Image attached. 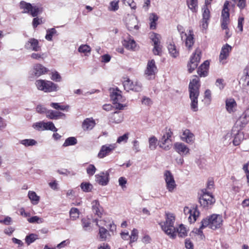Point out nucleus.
<instances>
[{
	"instance_id": "f257e3e1",
	"label": "nucleus",
	"mask_w": 249,
	"mask_h": 249,
	"mask_svg": "<svg viewBox=\"0 0 249 249\" xmlns=\"http://www.w3.org/2000/svg\"><path fill=\"white\" fill-rule=\"evenodd\" d=\"M189 85V97L191 99V108L194 111L198 110V97L199 95V80L196 75H194Z\"/></svg>"
},
{
	"instance_id": "f03ea898",
	"label": "nucleus",
	"mask_w": 249,
	"mask_h": 249,
	"mask_svg": "<svg viewBox=\"0 0 249 249\" xmlns=\"http://www.w3.org/2000/svg\"><path fill=\"white\" fill-rule=\"evenodd\" d=\"M223 222L222 215L213 214L202 219V227H208L212 230H215L222 226Z\"/></svg>"
},
{
	"instance_id": "7ed1b4c3",
	"label": "nucleus",
	"mask_w": 249,
	"mask_h": 249,
	"mask_svg": "<svg viewBox=\"0 0 249 249\" xmlns=\"http://www.w3.org/2000/svg\"><path fill=\"white\" fill-rule=\"evenodd\" d=\"M166 222L161 225L162 230L172 239L176 237V228L174 226L175 217L171 214H167Z\"/></svg>"
},
{
	"instance_id": "20e7f679",
	"label": "nucleus",
	"mask_w": 249,
	"mask_h": 249,
	"mask_svg": "<svg viewBox=\"0 0 249 249\" xmlns=\"http://www.w3.org/2000/svg\"><path fill=\"white\" fill-rule=\"evenodd\" d=\"M20 8L23 9L22 13L30 14L33 17H37L42 12V8L37 6H33L30 3L22 0L19 3Z\"/></svg>"
},
{
	"instance_id": "39448f33",
	"label": "nucleus",
	"mask_w": 249,
	"mask_h": 249,
	"mask_svg": "<svg viewBox=\"0 0 249 249\" xmlns=\"http://www.w3.org/2000/svg\"><path fill=\"white\" fill-rule=\"evenodd\" d=\"M36 85L39 90L47 92L56 91L58 88V86L53 82L44 80H36Z\"/></svg>"
},
{
	"instance_id": "423d86ee",
	"label": "nucleus",
	"mask_w": 249,
	"mask_h": 249,
	"mask_svg": "<svg viewBox=\"0 0 249 249\" xmlns=\"http://www.w3.org/2000/svg\"><path fill=\"white\" fill-rule=\"evenodd\" d=\"M201 52L199 49H196L191 56L187 64L188 71L191 73L197 68L201 59Z\"/></svg>"
},
{
	"instance_id": "0eeeda50",
	"label": "nucleus",
	"mask_w": 249,
	"mask_h": 249,
	"mask_svg": "<svg viewBox=\"0 0 249 249\" xmlns=\"http://www.w3.org/2000/svg\"><path fill=\"white\" fill-rule=\"evenodd\" d=\"M215 202V199L211 193H205L199 197L200 206L205 209H209Z\"/></svg>"
},
{
	"instance_id": "6e6552de",
	"label": "nucleus",
	"mask_w": 249,
	"mask_h": 249,
	"mask_svg": "<svg viewBox=\"0 0 249 249\" xmlns=\"http://www.w3.org/2000/svg\"><path fill=\"white\" fill-rule=\"evenodd\" d=\"M116 147V144H110L102 145L98 154V157L100 159L104 158L114 150Z\"/></svg>"
},
{
	"instance_id": "1a4fd4ad",
	"label": "nucleus",
	"mask_w": 249,
	"mask_h": 249,
	"mask_svg": "<svg viewBox=\"0 0 249 249\" xmlns=\"http://www.w3.org/2000/svg\"><path fill=\"white\" fill-rule=\"evenodd\" d=\"M24 48L27 50L35 52L39 51L41 50V47L39 45L38 40L34 38H30L25 43Z\"/></svg>"
},
{
	"instance_id": "9d476101",
	"label": "nucleus",
	"mask_w": 249,
	"mask_h": 249,
	"mask_svg": "<svg viewBox=\"0 0 249 249\" xmlns=\"http://www.w3.org/2000/svg\"><path fill=\"white\" fill-rule=\"evenodd\" d=\"M121 91L117 88L112 89V91L110 92V96L113 104L118 103V102H124V101L125 99L121 95Z\"/></svg>"
},
{
	"instance_id": "9b49d317",
	"label": "nucleus",
	"mask_w": 249,
	"mask_h": 249,
	"mask_svg": "<svg viewBox=\"0 0 249 249\" xmlns=\"http://www.w3.org/2000/svg\"><path fill=\"white\" fill-rule=\"evenodd\" d=\"M95 181L102 186L107 185L109 181V173L108 172H101L95 176Z\"/></svg>"
},
{
	"instance_id": "f8f14e48",
	"label": "nucleus",
	"mask_w": 249,
	"mask_h": 249,
	"mask_svg": "<svg viewBox=\"0 0 249 249\" xmlns=\"http://www.w3.org/2000/svg\"><path fill=\"white\" fill-rule=\"evenodd\" d=\"M232 47L228 44L224 45L221 50L219 59L220 62L223 64L225 63L223 61L226 60L229 55V53L231 51Z\"/></svg>"
},
{
	"instance_id": "ddd939ff",
	"label": "nucleus",
	"mask_w": 249,
	"mask_h": 249,
	"mask_svg": "<svg viewBox=\"0 0 249 249\" xmlns=\"http://www.w3.org/2000/svg\"><path fill=\"white\" fill-rule=\"evenodd\" d=\"M174 148L180 155H186L189 153L190 151L189 148L184 143L182 142L175 143Z\"/></svg>"
},
{
	"instance_id": "4468645a",
	"label": "nucleus",
	"mask_w": 249,
	"mask_h": 249,
	"mask_svg": "<svg viewBox=\"0 0 249 249\" xmlns=\"http://www.w3.org/2000/svg\"><path fill=\"white\" fill-rule=\"evenodd\" d=\"M202 19L201 20V26L203 29H206L208 26V21L210 18V11L208 7L202 8Z\"/></svg>"
},
{
	"instance_id": "2eb2a0df",
	"label": "nucleus",
	"mask_w": 249,
	"mask_h": 249,
	"mask_svg": "<svg viewBox=\"0 0 249 249\" xmlns=\"http://www.w3.org/2000/svg\"><path fill=\"white\" fill-rule=\"evenodd\" d=\"M157 67L154 59L149 60L147 63L146 70L145 71V75L146 76H151L155 75Z\"/></svg>"
},
{
	"instance_id": "dca6fc26",
	"label": "nucleus",
	"mask_w": 249,
	"mask_h": 249,
	"mask_svg": "<svg viewBox=\"0 0 249 249\" xmlns=\"http://www.w3.org/2000/svg\"><path fill=\"white\" fill-rule=\"evenodd\" d=\"M181 139L188 143H192L195 140V136L189 129H186L183 131Z\"/></svg>"
},
{
	"instance_id": "f3484780",
	"label": "nucleus",
	"mask_w": 249,
	"mask_h": 249,
	"mask_svg": "<svg viewBox=\"0 0 249 249\" xmlns=\"http://www.w3.org/2000/svg\"><path fill=\"white\" fill-rule=\"evenodd\" d=\"M209 65V61L206 60L198 68L197 72L200 77H206L207 76Z\"/></svg>"
},
{
	"instance_id": "a211bd4d",
	"label": "nucleus",
	"mask_w": 249,
	"mask_h": 249,
	"mask_svg": "<svg viewBox=\"0 0 249 249\" xmlns=\"http://www.w3.org/2000/svg\"><path fill=\"white\" fill-rule=\"evenodd\" d=\"M95 121L92 118H86L82 123V127L84 131L91 130L95 126Z\"/></svg>"
},
{
	"instance_id": "6ab92c4d",
	"label": "nucleus",
	"mask_w": 249,
	"mask_h": 249,
	"mask_svg": "<svg viewBox=\"0 0 249 249\" xmlns=\"http://www.w3.org/2000/svg\"><path fill=\"white\" fill-rule=\"evenodd\" d=\"M98 234L100 241H108L111 237L108 231L103 227H100Z\"/></svg>"
},
{
	"instance_id": "aec40b11",
	"label": "nucleus",
	"mask_w": 249,
	"mask_h": 249,
	"mask_svg": "<svg viewBox=\"0 0 249 249\" xmlns=\"http://www.w3.org/2000/svg\"><path fill=\"white\" fill-rule=\"evenodd\" d=\"M91 204L93 213L99 217H101L103 209L101 207L99 201L98 200H94L92 202Z\"/></svg>"
},
{
	"instance_id": "412c9836",
	"label": "nucleus",
	"mask_w": 249,
	"mask_h": 249,
	"mask_svg": "<svg viewBox=\"0 0 249 249\" xmlns=\"http://www.w3.org/2000/svg\"><path fill=\"white\" fill-rule=\"evenodd\" d=\"M123 85L124 89L127 91L133 90L135 91H138V89L139 87L137 85H134L132 82H131L129 79H127L123 82Z\"/></svg>"
},
{
	"instance_id": "4be33fe9",
	"label": "nucleus",
	"mask_w": 249,
	"mask_h": 249,
	"mask_svg": "<svg viewBox=\"0 0 249 249\" xmlns=\"http://www.w3.org/2000/svg\"><path fill=\"white\" fill-rule=\"evenodd\" d=\"M47 71V68L41 64H38L34 66V72L35 75L36 77L40 76L41 75L45 73Z\"/></svg>"
},
{
	"instance_id": "5701e85b",
	"label": "nucleus",
	"mask_w": 249,
	"mask_h": 249,
	"mask_svg": "<svg viewBox=\"0 0 249 249\" xmlns=\"http://www.w3.org/2000/svg\"><path fill=\"white\" fill-rule=\"evenodd\" d=\"M46 115L47 118L50 119H58L61 117L65 116L62 112L53 110H48Z\"/></svg>"
},
{
	"instance_id": "b1692460",
	"label": "nucleus",
	"mask_w": 249,
	"mask_h": 249,
	"mask_svg": "<svg viewBox=\"0 0 249 249\" xmlns=\"http://www.w3.org/2000/svg\"><path fill=\"white\" fill-rule=\"evenodd\" d=\"M123 46L127 49H134L136 46V42L134 39L130 38L129 37H127L124 39L123 42Z\"/></svg>"
},
{
	"instance_id": "393cba45",
	"label": "nucleus",
	"mask_w": 249,
	"mask_h": 249,
	"mask_svg": "<svg viewBox=\"0 0 249 249\" xmlns=\"http://www.w3.org/2000/svg\"><path fill=\"white\" fill-rule=\"evenodd\" d=\"M159 19L158 16L155 13H151L149 17L150 21V29L155 30L157 27V21Z\"/></svg>"
},
{
	"instance_id": "a878e982",
	"label": "nucleus",
	"mask_w": 249,
	"mask_h": 249,
	"mask_svg": "<svg viewBox=\"0 0 249 249\" xmlns=\"http://www.w3.org/2000/svg\"><path fill=\"white\" fill-rule=\"evenodd\" d=\"M167 47L169 53L171 56L176 58L179 55V52L177 50L175 44L170 43Z\"/></svg>"
},
{
	"instance_id": "bb28decb",
	"label": "nucleus",
	"mask_w": 249,
	"mask_h": 249,
	"mask_svg": "<svg viewBox=\"0 0 249 249\" xmlns=\"http://www.w3.org/2000/svg\"><path fill=\"white\" fill-rule=\"evenodd\" d=\"M236 106L234 99L231 98L227 99L226 101V107L227 111L231 113L233 111V108Z\"/></svg>"
},
{
	"instance_id": "cd10ccee",
	"label": "nucleus",
	"mask_w": 249,
	"mask_h": 249,
	"mask_svg": "<svg viewBox=\"0 0 249 249\" xmlns=\"http://www.w3.org/2000/svg\"><path fill=\"white\" fill-rule=\"evenodd\" d=\"M192 31H190V35L188 36H186L185 45L189 50H191L194 44V35L192 34Z\"/></svg>"
},
{
	"instance_id": "c85d7f7f",
	"label": "nucleus",
	"mask_w": 249,
	"mask_h": 249,
	"mask_svg": "<svg viewBox=\"0 0 249 249\" xmlns=\"http://www.w3.org/2000/svg\"><path fill=\"white\" fill-rule=\"evenodd\" d=\"M244 137L243 132L238 131L234 136L232 141L233 144L235 146L239 145L241 141L244 139Z\"/></svg>"
},
{
	"instance_id": "c756f323",
	"label": "nucleus",
	"mask_w": 249,
	"mask_h": 249,
	"mask_svg": "<svg viewBox=\"0 0 249 249\" xmlns=\"http://www.w3.org/2000/svg\"><path fill=\"white\" fill-rule=\"evenodd\" d=\"M42 126V130H49L53 132H56L57 131V129L55 127L54 124L52 122H48L47 123L43 122Z\"/></svg>"
},
{
	"instance_id": "7c9ffc66",
	"label": "nucleus",
	"mask_w": 249,
	"mask_h": 249,
	"mask_svg": "<svg viewBox=\"0 0 249 249\" xmlns=\"http://www.w3.org/2000/svg\"><path fill=\"white\" fill-rule=\"evenodd\" d=\"M28 197L34 205L38 204L39 201V196L33 191H29L28 193Z\"/></svg>"
},
{
	"instance_id": "2f4dec72",
	"label": "nucleus",
	"mask_w": 249,
	"mask_h": 249,
	"mask_svg": "<svg viewBox=\"0 0 249 249\" xmlns=\"http://www.w3.org/2000/svg\"><path fill=\"white\" fill-rule=\"evenodd\" d=\"M176 236L177 233H178V235L180 237H185L187 235L186 228L183 224L180 225L178 229L176 228Z\"/></svg>"
},
{
	"instance_id": "473e14b6",
	"label": "nucleus",
	"mask_w": 249,
	"mask_h": 249,
	"mask_svg": "<svg viewBox=\"0 0 249 249\" xmlns=\"http://www.w3.org/2000/svg\"><path fill=\"white\" fill-rule=\"evenodd\" d=\"M249 122V120L247 119V118L245 117L243 113L237 121L236 124L237 125H239L240 127H244Z\"/></svg>"
},
{
	"instance_id": "72a5a7b5",
	"label": "nucleus",
	"mask_w": 249,
	"mask_h": 249,
	"mask_svg": "<svg viewBox=\"0 0 249 249\" xmlns=\"http://www.w3.org/2000/svg\"><path fill=\"white\" fill-rule=\"evenodd\" d=\"M198 0H187V3L189 8L193 12H196L197 11Z\"/></svg>"
},
{
	"instance_id": "f704fd0d",
	"label": "nucleus",
	"mask_w": 249,
	"mask_h": 249,
	"mask_svg": "<svg viewBox=\"0 0 249 249\" xmlns=\"http://www.w3.org/2000/svg\"><path fill=\"white\" fill-rule=\"evenodd\" d=\"M77 143V139L74 137H70L66 139L63 144V147H67L70 145H74Z\"/></svg>"
},
{
	"instance_id": "c9c22d12",
	"label": "nucleus",
	"mask_w": 249,
	"mask_h": 249,
	"mask_svg": "<svg viewBox=\"0 0 249 249\" xmlns=\"http://www.w3.org/2000/svg\"><path fill=\"white\" fill-rule=\"evenodd\" d=\"M150 38L153 42V45L160 43L161 36L160 34L152 32L150 34Z\"/></svg>"
},
{
	"instance_id": "e433bc0d",
	"label": "nucleus",
	"mask_w": 249,
	"mask_h": 249,
	"mask_svg": "<svg viewBox=\"0 0 249 249\" xmlns=\"http://www.w3.org/2000/svg\"><path fill=\"white\" fill-rule=\"evenodd\" d=\"M136 23V18L134 17L132 18L130 22L126 24L128 29L129 30H132L133 29L138 30L139 26L138 24H135Z\"/></svg>"
},
{
	"instance_id": "4c0bfd02",
	"label": "nucleus",
	"mask_w": 249,
	"mask_h": 249,
	"mask_svg": "<svg viewBox=\"0 0 249 249\" xmlns=\"http://www.w3.org/2000/svg\"><path fill=\"white\" fill-rule=\"evenodd\" d=\"M19 143L26 147L35 145L37 142L34 139H24L20 141Z\"/></svg>"
},
{
	"instance_id": "58836bf2",
	"label": "nucleus",
	"mask_w": 249,
	"mask_h": 249,
	"mask_svg": "<svg viewBox=\"0 0 249 249\" xmlns=\"http://www.w3.org/2000/svg\"><path fill=\"white\" fill-rule=\"evenodd\" d=\"M158 140L155 136H152L149 139V147L152 150H155L157 146Z\"/></svg>"
},
{
	"instance_id": "ea45409f",
	"label": "nucleus",
	"mask_w": 249,
	"mask_h": 249,
	"mask_svg": "<svg viewBox=\"0 0 249 249\" xmlns=\"http://www.w3.org/2000/svg\"><path fill=\"white\" fill-rule=\"evenodd\" d=\"M112 120L114 123L118 124L123 121V117L119 112L116 111L114 113L112 117Z\"/></svg>"
},
{
	"instance_id": "a19ab883",
	"label": "nucleus",
	"mask_w": 249,
	"mask_h": 249,
	"mask_svg": "<svg viewBox=\"0 0 249 249\" xmlns=\"http://www.w3.org/2000/svg\"><path fill=\"white\" fill-rule=\"evenodd\" d=\"M37 235L34 233H31L26 236L25 242L28 245H30L33 243L37 238Z\"/></svg>"
},
{
	"instance_id": "79ce46f5",
	"label": "nucleus",
	"mask_w": 249,
	"mask_h": 249,
	"mask_svg": "<svg viewBox=\"0 0 249 249\" xmlns=\"http://www.w3.org/2000/svg\"><path fill=\"white\" fill-rule=\"evenodd\" d=\"M80 187L81 189L85 192H90L93 186L89 182H82Z\"/></svg>"
},
{
	"instance_id": "37998d69",
	"label": "nucleus",
	"mask_w": 249,
	"mask_h": 249,
	"mask_svg": "<svg viewBox=\"0 0 249 249\" xmlns=\"http://www.w3.org/2000/svg\"><path fill=\"white\" fill-rule=\"evenodd\" d=\"M81 222L83 228L85 231H87L91 229L90 222L89 219L86 218H82Z\"/></svg>"
},
{
	"instance_id": "c03bdc74",
	"label": "nucleus",
	"mask_w": 249,
	"mask_h": 249,
	"mask_svg": "<svg viewBox=\"0 0 249 249\" xmlns=\"http://www.w3.org/2000/svg\"><path fill=\"white\" fill-rule=\"evenodd\" d=\"M57 31L54 28H51L47 30L45 38L49 41L52 40L53 36L56 33Z\"/></svg>"
},
{
	"instance_id": "a18cd8bd",
	"label": "nucleus",
	"mask_w": 249,
	"mask_h": 249,
	"mask_svg": "<svg viewBox=\"0 0 249 249\" xmlns=\"http://www.w3.org/2000/svg\"><path fill=\"white\" fill-rule=\"evenodd\" d=\"M153 49V53L155 55H161L162 52V46L160 43L158 44H154Z\"/></svg>"
},
{
	"instance_id": "49530a36",
	"label": "nucleus",
	"mask_w": 249,
	"mask_h": 249,
	"mask_svg": "<svg viewBox=\"0 0 249 249\" xmlns=\"http://www.w3.org/2000/svg\"><path fill=\"white\" fill-rule=\"evenodd\" d=\"M138 237V231L136 229H134L131 231V235H130V244L136 241Z\"/></svg>"
},
{
	"instance_id": "de8ad7c7",
	"label": "nucleus",
	"mask_w": 249,
	"mask_h": 249,
	"mask_svg": "<svg viewBox=\"0 0 249 249\" xmlns=\"http://www.w3.org/2000/svg\"><path fill=\"white\" fill-rule=\"evenodd\" d=\"M50 106L54 109L61 110H66L68 109L69 107L68 106H61L58 103H52Z\"/></svg>"
},
{
	"instance_id": "09e8293b",
	"label": "nucleus",
	"mask_w": 249,
	"mask_h": 249,
	"mask_svg": "<svg viewBox=\"0 0 249 249\" xmlns=\"http://www.w3.org/2000/svg\"><path fill=\"white\" fill-rule=\"evenodd\" d=\"M70 215L73 219H75L79 216L78 209L76 208H72L70 211Z\"/></svg>"
},
{
	"instance_id": "8fccbe9b",
	"label": "nucleus",
	"mask_w": 249,
	"mask_h": 249,
	"mask_svg": "<svg viewBox=\"0 0 249 249\" xmlns=\"http://www.w3.org/2000/svg\"><path fill=\"white\" fill-rule=\"evenodd\" d=\"M166 183L167 189L169 192H172L176 187V184L174 179H173L172 181H168L166 182Z\"/></svg>"
},
{
	"instance_id": "3c124183",
	"label": "nucleus",
	"mask_w": 249,
	"mask_h": 249,
	"mask_svg": "<svg viewBox=\"0 0 249 249\" xmlns=\"http://www.w3.org/2000/svg\"><path fill=\"white\" fill-rule=\"evenodd\" d=\"M96 170V168L93 164H89L87 168V172L89 176H93Z\"/></svg>"
},
{
	"instance_id": "603ef678",
	"label": "nucleus",
	"mask_w": 249,
	"mask_h": 249,
	"mask_svg": "<svg viewBox=\"0 0 249 249\" xmlns=\"http://www.w3.org/2000/svg\"><path fill=\"white\" fill-rule=\"evenodd\" d=\"M29 222L31 223H41L43 222V220L41 218H40L37 216H34L28 219Z\"/></svg>"
},
{
	"instance_id": "864d4df0",
	"label": "nucleus",
	"mask_w": 249,
	"mask_h": 249,
	"mask_svg": "<svg viewBox=\"0 0 249 249\" xmlns=\"http://www.w3.org/2000/svg\"><path fill=\"white\" fill-rule=\"evenodd\" d=\"M164 175L165 177V180L166 182L168 181H172L173 179H174L173 176L170 171H165Z\"/></svg>"
},
{
	"instance_id": "5fc2aeb1",
	"label": "nucleus",
	"mask_w": 249,
	"mask_h": 249,
	"mask_svg": "<svg viewBox=\"0 0 249 249\" xmlns=\"http://www.w3.org/2000/svg\"><path fill=\"white\" fill-rule=\"evenodd\" d=\"M78 51L80 53H88L90 52V48L89 46L87 45H82L78 48Z\"/></svg>"
},
{
	"instance_id": "6e6d98bb",
	"label": "nucleus",
	"mask_w": 249,
	"mask_h": 249,
	"mask_svg": "<svg viewBox=\"0 0 249 249\" xmlns=\"http://www.w3.org/2000/svg\"><path fill=\"white\" fill-rule=\"evenodd\" d=\"M221 19L230 20L229 10H222L221 13Z\"/></svg>"
},
{
	"instance_id": "4d7b16f0",
	"label": "nucleus",
	"mask_w": 249,
	"mask_h": 249,
	"mask_svg": "<svg viewBox=\"0 0 249 249\" xmlns=\"http://www.w3.org/2000/svg\"><path fill=\"white\" fill-rule=\"evenodd\" d=\"M141 102L142 104L145 105L147 106H150L152 105L153 102L151 99L147 97H143L141 100Z\"/></svg>"
},
{
	"instance_id": "13d9d810",
	"label": "nucleus",
	"mask_w": 249,
	"mask_h": 249,
	"mask_svg": "<svg viewBox=\"0 0 249 249\" xmlns=\"http://www.w3.org/2000/svg\"><path fill=\"white\" fill-rule=\"evenodd\" d=\"M111 11H116L119 8L118 1H112L110 3Z\"/></svg>"
},
{
	"instance_id": "bf43d9fd",
	"label": "nucleus",
	"mask_w": 249,
	"mask_h": 249,
	"mask_svg": "<svg viewBox=\"0 0 249 249\" xmlns=\"http://www.w3.org/2000/svg\"><path fill=\"white\" fill-rule=\"evenodd\" d=\"M128 134L125 133L124 134L123 136H120L118 137L117 140V142L121 143L122 142H126L128 140Z\"/></svg>"
},
{
	"instance_id": "052dcab7",
	"label": "nucleus",
	"mask_w": 249,
	"mask_h": 249,
	"mask_svg": "<svg viewBox=\"0 0 249 249\" xmlns=\"http://www.w3.org/2000/svg\"><path fill=\"white\" fill-rule=\"evenodd\" d=\"M61 79V76L58 72L55 71V72L52 73L51 77L52 80L55 81L56 82H59L60 81Z\"/></svg>"
},
{
	"instance_id": "680f3d73",
	"label": "nucleus",
	"mask_w": 249,
	"mask_h": 249,
	"mask_svg": "<svg viewBox=\"0 0 249 249\" xmlns=\"http://www.w3.org/2000/svg\"><path fill=\"white\" fill-rule=\"evenodd\" d=\"M224 80L223 79L218 78L216 80L215 85L218 87L220 90L224 88V84L223 83Z\"/></svg>"
},
{
	"instance_id": "e2e57ef3",
	"label": "nucleus",
	"mask_w": 249,
	"mask_h": 249,
	"mask_svg": "<svg viewBox=\"0 0 249 249\" xmlns=\"http://www.w3.org/2000/svg\"><path fill=\"white\" fill-rule=\"evenodd\" d=\"M42 23V19L41 18H38L36 17H34L33 20V26L34 28L37 27V26L40 24Z\"/></svg>"
},
{
	"instance_id": "0e129e2a",
	"label": "nucleus",
	"mask_w": 249,
	"mask_h": 249,
	"mask_svg": "<svg viewBox=\"0 0 249 249\" xmlns=\"http://www.w3.org/2000/svg\"><path fill=\"white\" fill-rule=\"evenodd\" d=\"M244 21V18L243 17H239L238 19L237 27L241 32L243 31Z\"/></svg>"
},
{
	"instance_id": "69168bd1",
	"label": "nucleus",
	"mask_w": 249,
	"mask_h": 249,
	"mask_svg": "<svg viewBox=\"0 0 249 249\" xmlns=\"http://www.w3.org/2000/svg\"><path fill=\"white\" fill-rule=\"evenodd\" d=\"M43 53H32L31 55V57L33 59L39 60L43 58Z\"/></svg>"
},
{
	"instance_id": "338daca9",
	"label": "nucleus",
	"mask_w": 249,
	"mask_h": 249,
	"mask_svg": "<svg viewBox=\"0 0 249 249\" xmlns=\"http://www.w3.org/2000/svg\"><path fill=\"white\" fill-rule=\"evenodd\" d=\"M43 122H37L35 124H34L33 125V127L36 129V130L39 131V130H42L43 128Z\"/></svg>"
},
{
	"instance_id": "774afa93",
	"label": "nucleus",
	"mask_w": 249,
	"mask_h": 249,
	"mask_svg": "<svg viewBox=\"0 0 249 249\" xmlns=\"http://www.w3.org/2000/svg\"><path fill=\"white\" fill-rule=\"evenodd\" d=\"M185 247L187 249H193V244L190 239H186L185 242Z\"/></svg>"
}]
</instances>
